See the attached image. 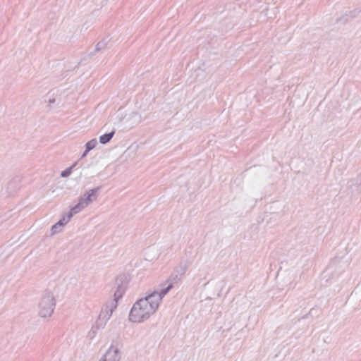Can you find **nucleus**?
<instances>
[{"mask_svg":"<svg viewBox=\"0 0 361 361\" xmlns=\"http://www.w3.org/2000/svg\"><path fill=\"white\" fill-rule=\"evenodd\" d=\"M172 288L173 282L169 279L159 285V288L137 300L130 310L128 321L141 324L148 320L157 312L163 298Z\"/></svg>","mask_w":361,"mask_h":361,"instance_id":"f257e3e1","label":"nucleus"},{"mask_svg":"<svg viewBox=\"0 0 361 361\" xmlns=\"http://www.w3.org/2000/svg\"><path fill=\"white\" fill-rule=\"evenodd\" d=\"M56 306V295L54 290L44 289L37 304V314L44 321H48L53 315Z\"/></svg>","mask_w":361,"mask_h":361,"instance_id":"f03ea898","label":"nucleus"},{"mask_svg":"<svg viewBox=\"0 0 361 361\" xmlns=\"http://www.w3.org/2000/svg\"><path fill=\"white\" fill-rule=\"evenodd\" d=\"M99 192V187L85 190L84 193L78 197V203L71 208L72 213L76 215L93 202H96L98 199Z\"/></svg>","mask_w":361,"mask_h":361,"instance_id":"7ed1b4c3","label":"nucleus"},{"mask_svg":"<svg viewBox=\"0 0 361 361\" xmlns=\"http://www.w3.org/2000/svg\"><path fill=\"white\" fill-rule=\"evenodd\" d=\"M121 348L118 343H112L98 361H120Z\"/></svg>","mask_w":361,"mask_h":361,"instance_id":"20e7f679","label":"nucleus"},{"mask_svg":"<svg viewBox=\"0 0 361 361\" xmlns=\"http://www.w3.org/2000/svg\"><path fill=\"white\" fill-rule=\"evenodd\" d=\"M75 214L74 213H72V210L70 209V210L64 214L61 219L56 222L54 225L52 226L51 228V235H54L59 233H61L63 230L64 226L71 221L72 217L75 216Z\"/></svg>","mask_w":361,"mask_h":361,"instance_id":"39448f33","label":"nucleus"},{"mask_svg":"<svg viewBox=\"0 0 361 361\" xmlns=\"http://www.w3.org/2000/svg\"><path fill=\"white\" fill-rule=\"evenodd\" d=\"M145 256L148 259H157L159 256V249L156 245H151L145 250Z\"/></svg>","mask_w":361,"mask_h":361,"instance_id":"423d86ee","label":"nucleus"},{"mask_svg":"<svg viewBox=\"0 0 361 361\" xmlns=\"http://www.w3.org/2000/svg\"><path fill=\"white\" fill-rule=\"evenodd\" d=\"M128 121L133 125H137L142 121L141 114L139 112L133 111L128 115Z\"/></svg>","mask_w":361,"mask_h":361,"instance_id":"0eeeda50","label":"nucleus"},{"mask_svg":"<svg viewBox=\"0 0 361 361\" xmlns=\"http://www.w3.org/2000/svg\"><path fill=\"white\" fill-rule=\"evenodd\" d=\"M115 133L114 130L111 131L110 133H105L99 137V142L101 144H106L109 142L111 139L113 137Z\"/></svg>","mask_w":361,"mask_h":361,"instance_id":"6e6552de","label":"nucleus"},{"mask_svg":"<svg viewBox=\"0 0 361 361\" xmlns=\"http://www.w3.org/2000/svg\"><path fill=\"white\" fill-rule=\"evenodd\" d=\"M59 102V99L54 93H49L48 94V104L51 106L53 104Z\"/></svg>","mask_w":361,"mask_h":361,"instance_id":"1a4fd4ad","label":"nucleus"},{"mask_svg":"<svg viewBox=\"0 0 361 361\" xmlns=\"http://www.w3.org/2000/svg\"><path fill=\"white\" fill-rule=\"evenodd\" d=\"M97 145V139L94 138L91 140L88 141L85 147L87 148V151H90L96 147Z\"/></svg>","mask_w":361,"mask_h":361,"instance_id":"9d476101","label":"nucleus"},{"mask_svg":"<svg viewBox=\"0 0 361 361\" xmlns=\"http://www.w3.org/2000/svg\"><path fill=\"white\" fill-rule=\"evenodd\" d=\"M76 163L71 166L70 167L67 168L66 170L61 171V176L62 178H67L72 173L73 169L75 166Z\"/></svg>","mask_w":361,"mask_h":361,"instance_id":"9b49d317","label":"nucleus"},{"mask_svg":"<svg viewBox=\"0 0 361 361\" xmlns=\"http://www.w3.org/2000/svg\"><path fill=\"white\" fill-rule=\"evenodd\" d=\"M125 292V288L123 286H118L116 290L114 293L115 300H117L122 298Z\"/></svg>","mask_w":361,"mask_h":361,"instance_id":"f8f14e48","label":"nucleus"},{"mask_svg":"<svg viewBox=\"0 0 361 361\" xmlns=\"http://www.w3.org/2000/svg\"><path fill=\"white\" fill-rule=\"evenodd\" d=\"M108 43V39H104L103 40H102L101 42H99L97 44V47H96V49L97 50H100L102 49H104L106 47V44Z\"/></svg>","mask_w":361,"mask_h":361,"instance_id":"ddd939ff","label":"nucleus"},{"mask_svg":"<svg viewBox=\"0 0 361 361\" xmlns=\"http://www.w3.org/2000/svg\"><path fill=\"white\" fill-rule=\"evenodd\" d=\"M90 151H87V149L83 152V154H82V158L85 157L87 153L89 152Z\"/></svg>","mask_w":361,"mask_h":361,"instance_id":"4468645a","label":"nucleus"}]
</instances>
